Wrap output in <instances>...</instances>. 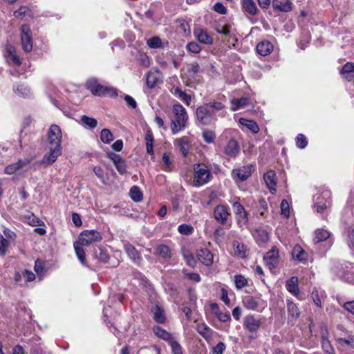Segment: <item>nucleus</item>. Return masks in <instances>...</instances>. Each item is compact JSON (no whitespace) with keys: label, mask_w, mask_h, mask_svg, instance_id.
<instances>
[{"label":"nucleus","mask_w":354,"mask_h":354,"mask_svg":"<svg viewBox=\"0 0 354 354\" xmlns=\"http://www.w3.org/2000/svg\"><path fill=\"white\" fill-rule=\"evenodd\" d=\"M225 349V345L223 342L218 343L213 348H212V354H223L224 350Z\"/></svg>","instance_id":"obj_60"},{"label":"nucleus","mask_w":354,"mask_h":354,"mask_svg":"<svg viewBox=\"0 0 354 354\" xmlns=\"http://www.w3.org/2000/svg\"><path fill=\"white\" fill-rule=\"evenodd\" d=\"M248 103V98L246 97H241L240 99H234L232 100V104H234L235 106H232L231 109L233 111H236L239 108L243 107L245 106Z\"/></svg>","instance_id":"obj_42"},{"label":"nucleus","mask_w":354,"mask_h":354,"mask_svg":"<svg viewBox=\"0 0 354 354\" xmlns=\"http://www.w3.org/2000/svg\"><path fill=\"white\" fill-rule=\"evenodd\" d=\"M230 26L229 25H225V26L219 25L216 28V31L218 33H221V34H223V35L227 36L230 34Z\"/></svg>","instance_id":"obj_63"},{"label":"nucleus","mask_w":354,"mask_h":354,"mask_svg":"<svg viewBox=\"0 0 354 354\" xmlns=\"http://www.w3.org/2000/svg\"><path fill=\"white\" fill-rule=\"evenodd\" d=\"M14 91L17 95L23 97H29L31 94L30 89L23 84L18 85L17 88H14Z\"/></svg>","instance_id":"obj_33"},{"label":"nucleus","mask_w":354,"mask_h":354,"mask_svg":"<svg viewBox=\"0 0 354 354\" xmlns=\"http://www.w3.org/2000/svg\"><path fill=\"white\" fill-rule=\"evenodd\" d=\"M225 235V232L223 228L218 227L214 232V237L217 243H220L223 241V238Z\"/></svg>","instance_id":"obj_51"},{"label":"nucleus","mask_w":354,"mask_h":354,"mask_svg":"<svg viewBox=\"0 0 354 354\" xmlns=\"http://www.w3.org/2000/svg\"><path fill=\"white\" fill-rule=\"evenodd\" d=\"M196 118L197 120L203 125H208L212 123L213 120H216L214 116V113L212 112L210 109L205 104L204 106H198L196 109Z\"/></svg>","instance_id":"obj_5"},{"label":"nucleus","mask_w":354,"mask_h":354,"mask_svg":"<svg viewBox=\"0 0 354 354\" xmlns=\"http://www.w3.org/2000/svg\"><path fill=\"white\" fill-rule=\"evenodd\" d=\"M292 255L293 259L299 261H305L307 259V255L305 251L299 245H296L292 250Z\"/></svg>","instance_id":"obj_24"},{"label":"nucleus","mask_w":354,"mask_h":354,"mask_svg":"<svg viewBox=\"0 0 354 354\" xmlns=\"http://www.w3.org/2000/svg\"><path fill=\"white\" fill-rule=\"evenodd\" d=\"M205 104L209 108V109H210L212 111V112L214 113L215 117H216V113L217 112L223 111L225 108V106L223 104H222L220 102H217V101H212V102L206 103Z\"/></svg>","instance_id":"obj_31"},{"label":"nucleus","mask_w":354,"mask_h":354,"mask_svg":"<svg viewBox=\"0 0 354 354\" xmlns=\"http://www.w3.org/2000/svg\"><path fill=\"white\" fill-rule=\"evenodd\" d=\"M281 214L287 218L290 215L289 204L286 199L282 200L281 203Z\"/></svg>","instance_id":"obj_54"},{"label":"nucleus","mask_w":354,"mask_h":354,"mask_svg":"<svg viewBox=\"0 0 354 354\" xmlns=\"http://www.w3.org/2000/svg\"><path fill=\"white\" fill-rule=\"evenodd\" d=\"M174 118L171 123V129L173 134H176L183 129L188 119L185 109L181 104H174L173 106Z\"/></svg>","instance_id":"obj_2"},{"label":"nucleus","mask_w":354,"mask_h":354,"mask_svg":"<svg viewBox=\"0 0 354 354\" xmlns=\"http://www.w3.org/2000/svg\"><path fill=\"white\" fill-rule=\"evenodd\" d=\"M115 167H116L118 171L120 173V174L121 175H124L127 173V164H126V161L122 159V160H120L119 162H118Z\"/></svg>","instance_id":"obj_57"},{"label":"nucleus","mask_w":354,"mask_h":354,"mask_svg":"<svg viewBox=\"0 0 354 354\" xmlns=\"http://www.w3.org/2000/svg\"><path fill=\"white\" fill-rule=\"evenodd\" d=\"M187 49L189 52H192V53H196V54L200 53L201 50V48L200 45L198 43L194 42V41L189 42L187 45Z\"/></svg>","instance_id":"obj_53"},{"label":"nucleus","mask_w":354,"mask_h":354,"mask_svg":"<svg viewBox=\"0 0 354 354\" xmlns=\"http://www.w3.org/2000/svg\"><path fill=\"white\" fill-rule=\"evenodd\" d=\"M9 241L0 234V254L4 256L8 250Z\"/></svg>","instance_id":"obj_44"},{"label":"nucleus","mask_w":354,"mask_h":354,"mask_svg":"<svg viewBox=\"0 0 354 354\" xmlns=\"http://www.w3.org/2000/svg\"><path fill=\"white\" fill-rule=\"evenodd\" d=\"M19 171L17 169V166L15 163H12L6 167L4 172L6 174L12 175Z\"/></svg>","instance_id":"obj_62"},{"label":"nucleus","mask_w":354,"mask_h":354,"mask_svg":"<svg viewBox=\"0 0 354 354\" xmlns=\"http://www.w3.org/2000/svg\"><path fill=\"white\" fill-rule=\"evenodd\" d=\"M263 179L270 191L274 194L276 192L277 186V178L274 171H268L264 174Z\"/></svg>","instance_id":"obj_13"},{"label":"nucleus","mask_w":354,"mask_h":354,"mask_svg":"<svg viewBox=\"0 0 354 354\" xmlns=\"http://www.w3.org/2000/svg\"><path fill=\"white\" fill-rule=\"evenodd\" d=\"M102 239V234L97 230H84L78 237V243L82 246H87L95 242H100Z\"/></svg>","instance_id":"obj_4"},{"label":"nucleus","mask_w":354,"mask_h":354,"mask_svg":"<svg viewBox=\"0 0 354 354\" xmlns=\"http://www.w3.org/2000/svg\"><path fill=\"white\" fill-rule=\"evenodd\" d=\"M354 73V64L351 62H348L344 65L341 70V74Z\"/></svg>","instance_id":"obj_59"},{"label":"nucleus","mask_w":354,"mask_h":354,"mask_svg":"<svg viewBox=\"0 0 354 354\" xmlns=\"http://www.w3.org/2000/svg\"><path fill=\"white\" fill-rule=\"evenodd\" d=\"M241 5L244 12L252 16L257 15L258 9L253 0H242Z\"/></svg>","instance_id":"obj_20"},{"label":"nucleus","mask_w":354,"mask_h":354,"mask_svg":"<svg viewBox=\"0 0 354 354\" xmlns=\"http://www.w3.org/2000/svg\"><path fill=\"white\" fill-rule=\"evenodd\" d=\"M147 45L151 48H161L162 41L158 37H153L147 40Z\"/></svg>","instance_id":"obj_43"},{"label":"nucleus","mask_w":354,"mask_h":354,"mask_svg":"<svg viewBox=\"0 0 354 354\" xmlns=\"http://www.w3.org/2000/svg\"><path fill=\"white\" fill-rule=\"evenodd\" d=\"M272 7L274 10L288 12L292 10V3L290 0H272Z\"/></svg>","instance_id":"obj_17"},{"label":"nucleus","mask_w":354,"mask_h":354,"mask_svg":"<svg viewBox=\"0 0 354 354\" xmlns=\"http://www.w3.org/2000/svg\"><path fill=\"white\" fill-rule=\"evenodd\" d=\"M243 325L251 333H254L260 328L261 322L254 315H247L244 317Z\"/></svg>","instance_id":"obj_12"},{"label":"nucleus","mask_w":354,"mask_h":354,"mask_svg":"<svg viewBox=\"0 0 354 354\" xmlns=\"http://www.w3.org/2000/svg\"><path fill=\"white\" fill-rule=\"evenodd\" d=\"M194 36L197 38L198 41L204 44H212L213 39L209 34L203 29L196 28L194 31Z\"/></svg>","instance_id":"obj_16"},{"label":"nucleus","mask_w":354,"mask_h":354,"mask_svg":"<svg viewBox=\"0 0 354 354\" xmlns=\"http://www.w3.org/2000/svg\"><path fill=\"white\" fill-rule=\"evenodd\" d=\"M307 145L306 137L303 134H299L297 137V146L300 149H304Z\"/></svg>","instance_id":"obj_58"},{"label":"nucleus","mask_w":354,"mask_h":354,"mask_svg":"<svg viewBox=\"0 0 354 354\" xmlns=\"http://www.w3.org/2000/svg\"><path fill=\"white\" fill-rule=\"evenodd\" d=\"M62 131L59 126L52 124L47 133L46 148L49 152L46 153L43 158L42 162L48 165L55 162L62 154L61 140Z\"/></svg>","instance_id":"obj_1"},{"label":"nucleus","mask_w":354,"mask_h":354,"mask_svg":"<svg viewBox=\"0 0 354 354\" xmlns=\"http://www.w3.org/2000/svg\"><path fill=\"white\" fill-rule=\"evenodd\" d=\"M287 308L288 312L290 315H291L294 318H298L299 317V310L292 301H288L287 302Z\"/></svg>","instance_id":"obj_38"},{"label":"nucleus","mask_w":354,"mask_h":354,"mask_svg":"<svg viewBox=\"0 0 354 354\" xmlns=\"http://www.w3.org/2000/svg\"><path fill=\"white\" fill-rule=\"evenodd\" d=\"M156 253L163 258H170L171 251L168 246L165 245H160L156 248Z\"/></svg>","instance_id":"obj_34"},{"label":"nucleus","mask_w":354,"mask_h":354,"mask_svg":"<svg viewBox=\"0 0 354 354\" xmlns=\"http://www.w3.org/2000/svg\"><path fill=\"white\" fill-rule=\"evenodd\" d=\"M336 342L341 348H345L349 346L354 348V335L350 336L347 339L337 338L336 339Z\"/></svg>","instance_id":"obj_36"},{"label":"nucleus","mask_w":354,"mask_h":354,"mask_svg":"<svg viewBox=\"0 0 354 354\" xmlns=\"http://www.w3.org/2000/svg\"><path fill=\"white\" fill-rule=\"evenodd\" d=\"M82 124L86 128L93 129L97 127V122L95 118H90L86 115H82L81 117Z\"/></svg>","instance_id":"obj_30"},{"label":"nucleus","mask_w":354,"mask_h":354,"mask_svg":"<svg viewBox=\"0 0 354 354\" xmlns=\"http://www.w3.org/2000/svg\"><path fill=\"white\" fill-rule=\"evenodd\" d=\"M139 352L140 354H160V350L156 346H152L149 348H142Z\"/></svg>","instance_id":"obj_48"},{"label":"nucleus","mask_w":354,"mask_h":354,"mask_svg":"<svg viewBox=\"0 0 354 354\" xmlns=\"http://www.w3.org/2000/svg\"><path fill=\"white\" fill-rule=\"evenodd\" d=\"M31 159L29 158L19 159L17 162H15V164L17 166V170L21 171L27 167Z\"/></svg>","instance_id":"obj_52"},{"label":"nucleus","mask_w":354,"mask_h":354,"mask_svg":"<svg viewBox=\"0 0 354 354\" xmlns=\"http://www.w3.org/2000/svg\"><path fill=\"white\" fill-rule=\"evenodd\" d=\"M254 171L252 166L250 165L243 166L238 169L232 170V174L234 178L240 181L246 180L252 174Z\"/></svg>","instance_id":"obj_10"},{"label":"nucleus","mask_w":354,"mask_h":354,"mask_svg":"<svg viewBox=\"0 0 354 354\" xmlns=\"http://www.w3.org/2000/svg\"><path fill=\"white\" fill-rule=\"evenodd\" d=\"M202 136H203L204 140L207 143L213 142L216 138L215 133L213 131H210V130H204L203 131Z\"/></svg>","instance_id":"obj_45"},{"label":"nucleus","mask_w":354,"mask_h":354,"mask_svg":"<svg viewBox=\"0 0 354 354\" xmlns=\"http://www.w3.org/2000/svg\"><path fill=\"white\" fill-rule=\"evenodd\" d=\"M82 245L78 243V241H76L74 243V249L80 262L85 265L86 261V254L84 250L82 248Z\"/></svg>","instance_id":"obj_29"},{"label":"nucleus","mask_w":354,"mask_h":354,"mask_svg":"<svg viewBox=\"0 0 354 354\" xmlns=\"http://www.w3.org/2000/svg\"><path fill=\"white\" fill-rule=\"evenodd\" d=\"M197 332L205 339H207L212 336V331L205 323H199L196 325Z\"/></svg>","instance_id":"obj_27"},{"label":"nucleus","mask_w":354,"mask_h":354,"mask_svg":"<svg viewBox=\"0 0 354 354\" xmlns=\"http://www.w3.org/2000/svg\"><path fill=\"white\" fill-rule=\"evenodd\" d=\"M130 196L134 201L139 202L142 199V193L138 187L133 186L130 189Z\"/></svg>","instance_id":"obj_37"},{"label":"nucleus","mask_w":354,"mask_h":354,"mask_svg":"<svg viewBox=\"0 0 354 354\" xmlns=\"http://www.w3.org/2000/svg\"><path fill=\"white\" fill-rule=\"evenodd\" d=\"M100 139L106 144L110 143L113 140V136L108 129H104L101 131Z\"/></svg>","instance_id":"obj_39"},{"label":"nucleus","mask_w":354,"mask_h":354,"mask_svg":"<svg viewBox=\"0 0 354 354\" xmlns=\"http://www.w3.org/2000/svg\"><path fill=\"white\" fill-rule=\"evenodd\" d=\"M106 86L98 85L95 88H92V93L95 95L104 96L106 95Z\"/></svg>","instance_id":"obj_49"},{"label":"nucleus","mask_w":354,"mask_h":354,"mask_svg":"<svg viewBox=\"0 0 354 354\" xmlns=\"http://www.w3.org/2000/svg\"><path fill=\"white\" fill-rule=\"evenodd\" d=\"M244 306L250 310H257L259 306L257 299L252 296H246L243 300Z\"/></svg>","instance_id":"obj_28"},{"label":"nucleus","mask_w":354,"mask_h":354,"mask_svg":"<svg viewBox=\"0 0 354 354\" xmlns=\"http://www.w3.org/2000/svg\"><path fill=\"white\" fill-rule=\"evenodd\" d=\"M273 45L269 41H262L256 46L257 53L261 56H266L273 50Z\"/></svg>","instance_id":"obj_14"},{"label":"nucleus","mask_w":354,"mask_h":354,"mask_svg":"<svg viewBox=\"0 0 354 354\" xmlns=\"http://www.w3.org/2000/svg\"><path fill=\"white\" fill-rule=\"evenodd\" d=\"M194 171L193 183L196 187L202 186L209 181L211 172L205 164H195Z\"/></svg>","instance_id":"obj_3"},{"label":"nucleus","mask_w":354,"mask_h":354,"mask_svg":"<svg viewBox=\"0 0 354 354\" xmlns=\"http://www.w3.org/2000/svg\"><path fill=\"white\" fill-rule=\"evenodd\" d=\"M236 220L239 226L245 225L248 223V214L246 212L236 214Z\"/></svg>","instance_id":"obj_56"},{"label":"nucleus","mask_w":354,"mask_h":354,"mask_svg":"<svg viewBox=\"0 0 354 354\" xmlns=\"http://www.w3.org/2000/svg\"><path fill=\"white\" fill-rule=\"evenodd\" d=\"M263 260L270 270L277 268L279 263L278 249L276 247H273L266 254Z\"/></svg>","instance_id":"obj_8"},{"label":"nucleus","mask_w":354,"mask_h":354,"mask_svg":"<svg viewBox=\"0 0 354 354\" xmlns=\"http://www.w3.org/2000/svg\"><path fill=\"white\" fill-rule=\"evenodd\" d=\"M153 318L159 324H164L166 321V317L163 309L158 305H156L153 309Z\"/></svg>","instance_id":"obj_23"},{"label":"nucleus","mask_w":354,"mask_h":354,"mask_svg":"<svg viewBox=\"0 0 354 354\" xmlns=\"http://www.w3.org/2000/svg\"><path fill=\"white\" fill-rule=\"evenodd\" d=\"M286 286L287 290L295 296H297L299 294L298 288V278L297 277H292L287 280Z\"/></svg>","instance_id":"obj_22"},{"label":"nucleus","mask_w":354,"mask_h":354,"mask_svg":"<svg viewBox=\"0 0 354 354\" xmlns=\"http://www.w3.org/2000/svg\"><path fill=\"white\" fill-rule=\"evenodd\" d=\"M321 344L323 351L328 354H335V349L328 337V330L325 326L321 327Z\"/></svg>","instance_id":"obj_7"},{"label":"nucleus","mask_w":354,"mask_h":354,"mask_svg":"<svg viewBox=\"0 0 354 354\" xmlns=\"http://www.w3.org/2000/svg\"><path fill=\"white\" fill-rule=\"evenodd\" d=\"M124 248L129 258L131 259L133 261L138 262L140 260V254L133 245L127 243L124 244Z\"/></svg>","instance_id":"obj_19"},{"label":"nucleus","mask_w":354,"mask_h":354,"mask_svg":"<svg viewBox=\"0 0 354 354\" xmlns=\"http://www.w3.org/2000/svg\"><path fill=\"white\" fill-rule=\"evenodd\" d=\"M236 287L241 289L247 285V280L241 275H236L235 277Z\"/></svg>","instance_id":"obj_55"},{"label":"nucleus","mask_w":354,"mask_h":354,"mask_svg":"<svg viewBox=\"0 0 354 354\" xmlns=\"http://www.w3.org/2000/svg\"><path fill=\"white\" fill-rule=\"evenodd\" d=\"M197 257L202 263L207 266L212 265L213 262V254L206 248L198 250Z\"/></svg>","instance_id":"obj_15"},{"label":"nucleus","mask_w":354,"mask_h":354,"mask_svg":"<svg viewBox=\"0 0 354 354\" xmlns=\"http://www.w3.org/2000/svg\"><path fill=\"white\" fill-rule=\"evenodd\" d=\"M239 123L245 127L253 133H257L259 131V128L257 124L253 120H249L245 118H240Z\"/></svg>","instance_id":"obj_25"},{"label":"nucleus","mask_w":354,"mask_h":354,"mask_svg":"<svg viewBox=\"0 0 354 354\" xmlns=\"http://www.w3.org/2000/svg\"><path fill=\"white\" fill-rule=\"evenodd\" d=\"M189 139L187 136H183L180 138H177L175 140V144L178 145L183 156H187L189 153Z\"/></svg>","instance_id":"obj_21"},{"label":"nucleus","mask_w":354,"mask_h":354,"mask_svg":"<svg viewBox=\"0 0 354 354\" xmlns=\"http://www.w3.org/2000/svg\"><path fill=\"white\" fill-rule=\"evenodd\" d=\"M169 344L171 348L172 354H183L182 347L178 342L172 339Z\"/></svg>","instance_id":"obj_47"},{"label":"nucleus","mask_w":354,"mask_h":354,"mask_svg":"<svg viewBox=\"0 0 354 354\" xmlns=\"http://www.w3.org/2000/svg\"><path fill=\"white\" fill-rule=\"evenodd\" d=\"M214 10L221 15H225L227 12L226 8L220 2H217L214 4Z\"/></svg>","instance_id":"obj_61"},{"label":"nucleus","mask_w":354,"mask_h":354,"mask_svg":"<svg viewBox=\"0 0 354 354\" xmlns=\"http://www.w3.org/2000/svg\"><path fill=\"white\" fill-rule=\"evenodd\" d=\"M213 214L214 218L222 225L226 224L227 218L230 216L227 207L223 205L215 207Z\"/></svg>","instance_id":"obj_9"},{"label":"nucleus","mask_w":354,"mask_h":354,"mask_svg":"<svg viewBox=\"0 0 354 354\" xmlns=\"http://www.w3.org/2000/svg\"><path fill=\"white\" fill-rule=\"evenodd\" d=\"M145 143L147 152L150 155H153V136L150 131H148L145 136Z\"/></svg>","instance_id":"obj_35"},{"label":"nucleus","mask_w":354,"mask_h":354,"mask_svg":"<svg viewBox=\"0 0 354 354\" xmlns=\"http://www.w3.org/2000/svg\"><path fill=\"white\" fill-rule=\"evenodd\" d=\"M153 331L156 336L165 341L169 342L170 340H172L171 335L169 332H167V330L160 328L158 326H153Z\"/></svg>","instance_id":"obj_26"},{"label":"nucleus","mask_w":354,"mask_h":354,"mask_svg":"<svg viewBox=\"0 0 354 354\" xmlns=\"http://www.w3.org/2000/svg\"><path fill=\"white\" fill-rule=\"evenodd\" d=\"M181 252L186 263L190 267H194L196 261L192 253L185 248H183Z\"/></svg>","instance_id":"obj_32"},{"label":"nucleus","mask_w":354,"mask_h":354,"mask_svg":"<svg viewBox=\"0 0 354 354\" xmlns=\"http://www.w3.org/2000/svg\"><path fill=\"white\" fill-rule=\"evenodd\" d=\"M162 73L158 71H150L146 76L147 86L152 88L155 87L162 80Z\"/></svg>","instance_id":"obj_11"},{"label":"nucleus","mask_w":354,"mask_h":354,"mask_svg":"<svg viewBox=\"0 0 354 354\" xmlns=\"http://www.w3.org/2000/svg\"><path fill=\"white\" fill-rule=\"evenodd\" d=\"M21 41L23 50L29 53L32 49V32L29 26L24 24L21 28Z\"/></svg>","instance_id":"obj_6"},{"label":"nucleus","mask_w":354,"mask_h":354,"mask_svg":"<svg viewBox=\"0 0 354 354\" xmlns=\"http://www.w3.org/2000/svg\"><path fill=\"white\" fill-rule=\"evenodd\" d=\"M240 151V147L235 140H230L224 149V152L230 157H235Z\"/></svg>","instance_id":"obj_18"},{"label":"nucleus","mask_w":354,"mask_h":354,"mask_svg":"<svg viewBox=\"0 0 354 354\" xmlns=\"http://www.w3.org/2000/svg\"><path fill=\"white\" fill-rule=\"evenodd\" d=\"M315 239L317 242H321L326 240L330 236V233L325 230L319 229L315 232Z\"/></svg>","instance_id":"obj_40"},{"label":"nucleus","mask_w":354,"mask_h":354,"mask_svg":"<svg viewBox=\"0 0 354 354\" xmlns=\"http://www.w3.org/2000/svg\"><path fill=\"white\" fill-rule=\"evenodd\" d=\"M178 230L181 234L189 235L192 234L194 228L190 225L182 224L178 226Z\"/></svg>","instance_id":"obj_46"},{"label":"nucleus","mask_w":354,"mask_h":354,"mask_svg":"<svg viewBox=\"0 0 354 354\" xmlns=\"http://www.w3.org/2000/svg\"><path fill=\"white\" fill-rule=\"evenodd\" d=\"M35 271L37 272V274H41L42 273L44 270V263L42 261L39 259H37L35 263V267H34Z\"/></svg>","instance_id":"obj_64"},{"label":"nucleus","mask_w":354,"mask_h":354,"mask_svg":"<svg viewBox=\"0 0 354 354\" xmlns=\"http://www.w3.org/2000/svg\"><path fill=\"white\" fill-rule=\"evenodd\" d=\"M95 257L104 263L107 262L109 259V254L100 247L95 251Z\"/></svg>","instance_id":"obj_41"},{"label":"nucleus","mask_w":354,"mask_h":354,"mask_svg":"<svg viewBox=\"0 0 354 354\" xmlns=\"http://www.w3.org/2000/svg\"><path fill=\"white\" fill-rule=\"evenodd\" d=\"M199 71L200 66L196 62L190 64L189 65V68H187L188 74L192 76L193 77L199 72Z\"/></svg>","instance_id":"obj_50"}]
</instances>
